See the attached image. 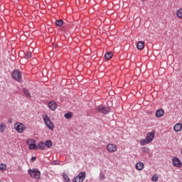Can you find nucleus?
I'll return each mask as SVG.
<instances>
[{
  "label": "nucleus",
  "mask_w": 182,
  "mask_h": 182,
  "mask_svg": "<svg viewBox=\"0 0 182 182\" xmlns=\"http://www.w3.org/2000/svg\"><path fill=\"white\" fill-rule=\"evenodd\" d=\"M154 136H156V132H154V131L148 133L145 139L140 140V144L141 146H146V144H149V143H151L153 141Z\"/></svg>",
  "instance_id": "1"
},
{
  "label": "nucleus",
  "mask_w": 182,
  "mask_h": 182,
  "mask_svg": "<svg viewBox=\"0 0 182 182\" xmlns=\"http://www.w3.org/2000/svg\"><path fill=\"white\" fill-rule=\"evenodd\" d=\"M28 173L31 178H35L36 180L41 178V171L38 168L28 169Z\"/></svg>",
  "instance_id": "2"
},
{
  "label": "nucleus",
  "mask_w": 182,
  "mask_h": 182,
  "mask_svg": "<svg viewBox=\"0 0 182 182\" xmlns=\"http://www.w3.org/2000/svg\"><path fill=\"white\" fill-rule=\"evenodd\" d=\"M42 118L44 121L46 126L48 127V129H49L50 130H53V127H54L53 122L50 121V119L49 118V117H48V115L46 114H43L42 116Z\"/></svg>",
  "instance_id": "3"
},
{
  "label": "nucleus",
  "mask_w": 182,
  "mask_h": 182,
  "mask_svg": "<svg viewBox=\"0 0 182 182\" xmlns=\"http://www.w3.org/2000/svg\"><path fill=\"white\" fill-rule=\"evenodd\" d=\"M96 112L98 113H102V114H107L110 113V108L107 107H103L102 105H99L95 108Z\"/></svg>",
  "instance_id": "4"
},
{
  "label": "nucleus",
  "mask_w": 182,
  "mask_h": 182,
  "mask_svg": "<svg viewBox=\"0 0 182 182\" xmlns=\"http://www.w3.org/2000/svg\"><path fill=\"white\" fill-rule=\"evenodd\" d=\"M12 77L16 82H22V73L19 70H14L12 74Z\"/></svg>",
  "instance_id": "5"
},
{
  "label": "nucleus",
  "mask_w": 182,
  "mask_h": 182,
  "mask_svg": "<svg viewBox=\"0 0 182 182\" xmlns=\"http://www.w3.org/2000/svg\"><path fill=\"white\" fill-rule=\"evenodd\" d=\"M14 129L17 133H23V131L26 129V127L21 122H16L14 124Z\"/></svg>",
  "instance_id": "6"
},
{
  "label": "nucleus",
  "mask_w": 182,
  "mask_h": 182,
  "mask_svg": "<svg viewBox=\"0 0 182 182\" xmlns=\"http://www.w3.org/2000/svg\"><path fill=\"white\" fill-rule=\"evenodd\" d=\"M86 178V172L82 171L78 176L73 179V182H83V180Z\"/></svg>",
  "instance_id": "7"
},
{
  "label": "nucleus",
  "mask_w": 182,
  "mask_h": 182,
  "mask_svg": "<svg viewBox=\"0 0 182 182\" xmlns=\"http://www.w3.org/2000/svg\"><path fill=\"white\" fill-rule=\"evenodd\" d=\"M26 144L28 145V148L30 150H35L37 149L38 146L36 145V140L28 139L26 140Z\"/></svg>",
  "instance_id": "8"
},
{
  "label": "nucleus",
  "mask_w": 182,
  "mask_h": 182,
  "mask_svg": "<svg viewBox=\"0 0 182 182\" xmlns=\"http://www.w3.org/2000/svg\"><path fill=\"white\" fill-rule=\"evenodd\" d=\"M172 164L174 167H177L178 168H180L181 167H182L181 161H180V159L176 156H174L172 159Z\"/></svg>",
  "instance_id": "9"
},
{
  "label": "nucleus",
  "mask_w": 182,
  "mask_h": 182,
  "mask_svg": "<svg viewBox=\"0 0 182 182\" xmlns=\"http://www.w3.org/2000/svg\"><path fill=\"white\" fill-rule=\"evenodd\" d=\"M107 150H108L109 153H114L117 151V146L114 144L109 143L107 145Z\"/></svg>",
  "instance_id": "10"
},
{
  "label": "nucleus",
  "mask_w": 182,
  "mask_h": 182,
  "mask_svg": "<svg viewBox=\"0 0 182 182\" xmlns=\"http://www.w3.org/2000/svg\"><path fill=\"white\" fill-rule=\"evenodd\" d=\"M48 107L53 112H55V109H58V104L55 101H50L48 103Z\"/></svg>",
  "instance_id": "11"
},
{
  "label": "nucleus",
  "mask_w": 182,
  "mask_h": 182,
  "mask_svg": "<svg viewBox=\"0 0 182 182\" xmlns=\"http://www.w3.org/2000/svg\"><path fill=\"white\" fill-rule=\"evenodd\" d=\"M181 129H182V124L180 122L176 123L173 127V130L174 132H181Z\"/></svg>",
  "instance_id": "12"
},
{
  "label": "nucleus",
  "mask_w": 182,
  "mask_h": 182,
  "mask_svg": "<svg viewBox=\"0 0 182 182\" xmlns=\"http://www.w3.org/2000/svg\"><path fill=\"white\" fill-rule=\"evenodd\" d=\"M156 117H162V116H164V109H159L156 110Z\"/></svg>",
  "instance_id": "13"
},
{
  "label": "nucleus",
  "mask_w": 182,
  "mask_h": 182,
  "mask_svg": "<svg viewBox=\"0 0 182 182\" xmlns=\"http://www.w3.org/2000/svg\"><path fill=\"white\" fill-rule=\"evenodd\" d=\"M136 168L141 171V170H143V168H144V164H143L142 162H138L136 164Z\"/></svg>",
  "instance_id": "14"
},
{
  "label": "nucleus",
  "mask_w": 182,
  "mask_h": 182,
  "mask_svg": "<svg viewBox=\"0 0 182 182\" xmlns=\"http://www.w3.org/2000/svg\"><path fill=\"white\" fill-rule=\"evenodd\" d=\"M63 178L64 182H70V178H69V174L66 172H63Z\"/></svg>",
  "instance_id": "15"
},
{
  "label": "nucleus",
  "mask_w": 182,
  "mask_h": 182,
  "mask_svg": "<svg viewBox=\"0 0 182 182\" xmlns=\"http://www.w3.org/2000/svg\"><path fill=\"white\" fill-rule=\"evenodd\" d=\"M136 48L139 49V50H142V49H144V41H139L137 43Z\"/></svg>",
  "instance_id": "16"
},
{
  "label": "nucleus",
  "mask_w": 182,
  "mask_h": 182,
  "mask_svg": "<svg viewBox=\"0 0 182 182\" xmlns=\"http://www.w3.org/2000/svg\"><path fill=\"white\" fill-rule=\"evenodd\" d=\"M112 57H113V53H112V52H107L105 55V59H107V60L112 59Z\"/></svg>",
  "instance_id": "17"
},
{
  "label": "nucleus",
  "mask_w": 182,
  "mask_h": 182,
  "mask_svg": "<svg viewBox=\"0 0 182 182\" xmlns=\"http://www.w3.org/2000/svg\"><path fill=\"white\" fill-rule=\"evenodd\" d=\"M6 130V125L2 122L0 123V133H4Z\"/></svg>",
  "instance_id": "18"
},
{
  "label": "nucleus",
  "mask_w": 182,
  "mask_h": 182,
  "mask_svg": "<svg viewBox=\"0 0 182 182\" xmlns=\"http://www.w3.org/2000/svg\"><path fill=\"white\" fill-rule=\"evenodd\" d=\"M45 145L46 148L48 147V149H50V147L53 146V142H52L50 140H47L46 141Z\"/></svg>",
  "instance_id": "19"
},
{
  "label": "nucleus",
  "mask_w": 182,
  "mask_h": 182,
  "mask_svg": "<svg viewBox=\"0 0 182 182\" xmlns=\"http://www.w3.org/2000/svg\"><path fill=\"white\" fill-rule=\"evenodd\" d=\"M38 146L39 147V149H41V150L46 149V146L45 145V143H43V142H39L38 144Z\"/></svg>",
  "instance_id": "20"
},
{
  "label": "nucleus",
  "mask_w": 182,
  "mask_h": 182,
  "mask_svg": "<svg viewBox=\"0 0 182 182\" xmlns=\"http://www.w3.org/2000/svg\"><path fill=\"white\" fill-rule=\"evenodd\" d=\"M0 171H6V164H0Z\"/></svg>",
  "instance_id": "21"
},
{
  "label": "nucleus",
  "mask_w": 182,
  "mask_h": 182,
  "mask_svg": "<svg viewBox=\"0 0 182 182\" xmlns=\"http://www.w3.org/2000/svg\"><path fill=\"white\" fill-rule=\"evenodd\" d=\"M176 16H178V18H179V19H182V9H179L176 11Z\"/></svg>",
  "instance_id": "22"
},
{
  "label": "nucleus",
  "mask_w": 182,
  "mask_h": 182,
  "mask_svg": "<svg viewBox=\"0 0 182 182\" xmlns=\"http://www.w3.org/2000/svg\"><path fill=\"white\" fill-rule=\"evenodd\" d=\"M73 117V113L72 112H68L64 114V117H65V119H72Z\"/></svg>",
  "instance_id": "23"
},
{
  "label": "nucleus",
  "mask_w": 182,
  "mask_h": 182,
  "mask_svg": "<svg viewBox=\"0 0 182 182\" xmlns=\"http://www.w3.org/2000/svg\"><path fill=\"white\" fill-rule=\"evenodd\" d=\"M56 26L60 27L63 25V20H58L55 22Z\"/></svg>",
  "instance_id": "24"
},
{
  "label": "nucleus",
  "mask_w": 182,
  "mask_h": 182,
  "mask_svg": "<svg viewBox=\"0 0 182 182\" xmlns=\"http://www.w3.org/2000/svg\"><path fill=\"white\" fill-rule=\"evenodd\" d=\"M23 92L27 97H31V94L29 93V91H28L26 89L23 88Z\"/></svg>",
  "instance_id": "25"
},
{
  "label": "nucleus",
  "mask_w": 182,
  "mask_h": 182,
  "mask_svg": "<svg viewBox=\"0 0 182 182\" xmlns=\"http://www.w3.org/2000/svg\"><path fill=\"white\" fill-rule=\"evenodd\" d=\"M141 151H143V153H149L150 152V149L145 146V147H143L141 149Z\"/></svg>",
  "instance_id": "26"
},
{
  "label": "nucleus",
  "mask_w": 182,
  "mask_h": 182,
  "mask_svg": "<svg viewBox=\"0 0 182 182\" xmlns=\"http://www.w3.org/2000/svg\"><path fill=\"white\" fill-rule=\"evenodd\" d=\"M152 181L156 182L159 181V176L156 174H154L151 178Z\"/></svg>",
  "instance_id": "27"
},
{
  "label": "nucleus",
  "mask_w": 182,
  "mask_h": 182,
  "mask_svg": "<svg viewBox=\"0 0 182 182\" xmlns=\"http://www.w3.org/2000/svg\"><path fill=\"white\" fill-rule=\"evenodd\" d=\"M26 59H31V58H32V53L27 52L26 53Z\"/></svg>",
  "instance_id": "28"
},
{
  "label": "nucleus",
  "mask_w": 182,
  "mask_h": 182,
  "mask_svg": "<svg viewBox=\"0 0 182 182\" xmlns=\"http://www.w3.org/2000/svg\"><path fill=\"white\" fill-rule=\"evenodd\" d=\"M100 178L101 180H105V178H106V177L105 176V175H103V173H100Z\"/></svg>",
  "instance_id": "29"
},
{
  "label": "nucleus",
  "mask_w": 182,
  "mask_h": 182,
  "mask_svg": "<svg viewBox=\"0 0 182 182\" xmlns=\"http://www.w3.org/2000/svg\"><path fill=\"white\" fill-rule=\"evenodd\" d=\"M31 161H36V157H35V156L32 157V158L31 159Z\"/></svg>",
  "instance_id": "30"
},
{
  "label": "nucleus",
  "mask_w": 182,
  "mask_h": 182,
  "mask_svg": "<svg viewBox=\"0 0 182 182\" xmlns=\"http://www.w3.org/2000/svg\"><path fill=\"white\" fill-rule=\"evenodd\" d=\"M141 1H144V0H141Z\"/></svg>",
  "instance_id": "31"
}]
</instances>
